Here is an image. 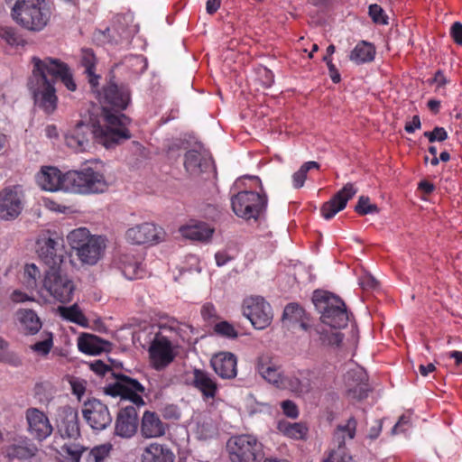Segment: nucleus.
<instances>
[{
	"instance_id": "nucleus-59",
	"label": "nucleus",
	"mask_w": 462,
	"mask_h": 462,
	"mask_svg": "<svg viewBox=\"0 0 462 462\" xmlns=\"http://www.w3.org/2000/svg\"><path fill=\"white\" fill-rule=\"evenodd\" d=\"M10 300L14 303H23L26 301H33L34 299L21 290H14L10 294Z\"/></svg>"
},
{
	"instance_id": "nucleus-55",
	"label": "nucleus",
	"mask_w": 462,
	"mask_h": 462,
	"mask_svg": "<svg viewBox=\"0 0 462 462\" xmlns=\"http://www.w3.org/2000/svg\"><path fill=\"white\" fill-rule=\"evenodd\" d=\"M410 426H411L410 416L403 414L399 418L398 421L395 423V425L392 429V433L399 434V433L405 432L409 430Z\"/></svg>"
},
{
	"instance_id": "nucleus-1",
	"label": "nucleus",
	"mask_w": 462,
	"mask_h": 462,
	"mask_svg": "<svg viewBox=\"0 0 462 462\" xmlns=\"http://www.w3.org/2000/svg\"><path fill=\"white\" fill-rule=\"evenodd\" d=\"M131 119L125 115H106V124L79 121L65 136L67 145L77 152H86L94 143L109 149L131 138L128 125Z\"/></svg>"
},
{
	"instance_id": "nucleus-48",
	"label": "nucleus",
	"mask_w": 462,
	"mask_h": 462,
	"mask_svg": "<svg viewBox=\"0 0 462 462\" xmlns=\"http://www.w3.org/2000/svg\"><path fill=\"white\" fill-rule=\"evenodd\" d=\"M113 447L110 443H105L93 448L89 452L90 462H105L110 456Z\"/></svg>"
},
{
	"instance_id": "nucleus-37",
	"label": "nucleus",
	"mask_w": 462,
	"mask_h": 462,
	"mask_svg": "<svg viewBox=\"0 0 462 462\" xmlns=\"http://www.w3.org/2000/svg\"><path fill=\"white\" fill-rule=\"evenodd\" d=\"M58 312L65 320L75 323L83 328H87L88 326V319L77 303L69 307L60 306L58 307Z\"/></svg>"
},
{
	"instance_id": "nucleus-51",
	"label": "nucleus",
	"mask_w": 462,
	"mask_h": 462,
	"mask_svg": "<svg viewBox=\"0 0 462 462\" xmlns=\"http://www.w3.org/2000/svg\"><path fill=\"white\" fill-rule=\"evenodd\" d=\"M200 314L202 319L208 323H214L219 319L217 309L211 302H206L202 305Z\"/></svg>"
},
{
	"instance_id": "nucleus-47",
	"label": "nucleus",
	"mask_w": 462,
	"mask_h": 462,
	"mask_svg": "<svg viewBox=\"0 0 462 462\" xmlns=\"http://www.w3.org/2000/svg\"><path fill=\"white\" fill-rule=\"evenodd\" d=\"M201 155L196 150H189L185 153L184 166L188 172L197 173L201 167Z\"/></svg>"
},
{
	"instance_id": "nucleus-6",
	"label": "nucleus",
	"mask_w": 462,
	"mask_h": 462,
	"mask_svg": "<svg viewBox=\"0 0 462 462\" xmlns=\"http://www.w3.org/2000/svg\"><path fill=\"white\" fill-rule=\"evenodd\" d=\"M92 90L97 93V97L102 105V114L105 124L106 115H123L120 112L125 110L131 101L130 89L127 86L123 84L117 85L113 81H109L101 89H98L97 87L92 88Z\"/></svg>"
},
{
	"instance_id": "nucleus-61",
	"label": "nucleus",
	"mask_w": 462,
	"mask_h": 462,
	"mask_svg": "<svg viewBox=\"0 0 462 462\" xmlns=\"http://www.w3.org/2000/svg\"><path fill=\"white\" fill-rule=\"evenodd\" d=\"M421 127V123L419 116H413L412 120L411 122H407L405 124L404 129L407 133L412 134L416 130Z\"/></svg>"
},
{
	"instance_id": "nucleus-35",
	"label": "nucleus",
	"mask_w": 462,
	"mask_h": 462,
	"mask_svg": "<svg viewBox=\"0 0 462 462\" xmlns=\"http://www.w3.org/2000/svg\"><path fill=\"white\" fill-rule=\"evenodd\" d=\"M375 57V47L365 41L359 42L349 54V59L359 65L371 62Z\"/></svg>"
},
{
	"instance_id": "nucleus-4",
	"label": "nucleus",
	"mask_w": 462,
	"mask_h": 462,
	"mask_svg": "<svg viewBox=\"0 0 462 462\" xmlns=\"http://www.w3.org/2000/svg\"><path fill=\"white\" fill-rule=\"evenodd\" d=\"M312 301L320 314L323 324L334 328H342L347 325L348 313L345 302L328 291H315Z\"/></svg>"
},
{
	"instance_id": "nucleus-33",
	"label": "nucleus",
	"mask_w": 462,
	"mask_h": 462,
	"mask_svg": "<svg viewBox=\"0 0 462 462\" xmlns=\"http://www.w3.org/2000/svg\"><path fill=\"white\" fill-rule=\"evenodd\" d=\"M16 316L24 335H36L41 330L42 323L34 310L22 309L16 312Z\"/></svg>"
},
{
	"instance_id": "nucleus-13",
	"label": "nucleus",
	"mask_w": 462,
	"mask_h": 462,
	"mask_svg": "<svg viewBox=\"0 0 462 462\" xmlns=\"http://www.w3.org/2000/svg\"><path fill=\"white\" fill-rule=\"evenodd\" d=\"M24 207V193L22 186L14 185L0 191V218L5 221L17 218Z\"/></svg>"
},
{
	"instance_id": "nucleus-19",
	"label": "nucleus",
	"mask_w": 462,
	"mask_h": 462,
	"mask_svg": "<svg viewBox=\"0 0 462 462\" xmlns=\"http://www.w3.org/2000/svg\"><path fill=\"white\" fill-rule=\"evenodd\" d=\"M4 454L10 461L16 458L20 460L34 459L38 462H44L43 458L46 457L45 452L40 450L34 443L27 439L21 440L17 444L6 446L4 448Z\"/></svg>"
},
{
	"instance_id": "nucleus-63",
	"label": "nucleus",
	"mask_w": 462,
	"mask_h": 462,
	"mask_svg": "<svg viewBox=\"0 0 462 462\" xmlns=\"http://www.w3.org/2000/svg\"><path fill=\"white\" fill-rule=\"evenodd\" d=\"M92 371L99 375H105L109 367L100 360H97L90 365Z\"/></svg>"
},
{
	"instance_id": "nucleus-21",
	"label": "nucleus",
	"mask_w": 462,
	"mask_h": 462,
	"mask_svg": "<svg viewBox=\"0 0 462 462\" xmlns=\"http://www.w3.org/2000/svg\"><path fill=\"white\" fill-rule=\"evenodd\" d=\"M138 429V413L134 406L129 405L120 409L115 423L116 435L130 439Z\"/></svg>"
},
{
	"instance_id": "nucleus-2",
	"label": "nucleus",
	"mask_w": 462,
	"mask_h": 462,
	"mask_svg": "<svg viewBox=\"0 0 462 462\" xmlns=\"http://www.w3.org/2000/svg\"><path fill=\"white\" fill-rule=\"evenodd\" d=\"M32 62L33 69L29 87L32 93L34 104L46 115H51L57 109L58 97L54 81L49 80L47 74L59 79L68 90L75 91L77 85L72 71L67 63L59 59L45 58L41 60L33 57Z\"/></svg>"
},
{
	"instance_id": "nucleus-18",
	"label": "nucleus",
	"mask_w": 462,
	"mask_h": 462,
	"mask_svg": "<svg viewBox=\"0 0 462 462\" xmlns=\"http://www.w3.org/2000/svg\"><path fill=\"white\" fill-rule=\"evenodd\" d=\"M66 172L62 173L57 167L42 166L35 175L37 185L45 191L56 192L63 190L66 192Z\"/></svg>"
},
{
	"instance_id": "nucleus-38",
	"label": "nucleus",
	"mask_w": 462,
	"mask_h": 462,
	"mask_svg": "<svg viewBox=\"0 0 462 462\" xmlns=\"http://www.w3.org/2000/svg\"><path fill=\"white\" fill-rule=\"evenodd\" d=\"M87 448L78 440H69L60 447V454L69 462H80Z\"/></svg>"
},
{
	"instance_id": "nucleus-49",
	"label": "nucleus",
	"mask_w": 462,
	"mask_h": 462,
	"mask_svg": "<svg viewBox=\"0 0 462 462\" xmlns=\"http://www.w3.org/2000/svg\"><path fill=\"white\" fill-rule=\"evenodd\" d=\"M355 211L360 216H365L367 214L378 213L379 208L375 204L370 202L369 197L361 196L355 207Z\"/></svg>"
},
{
	"instance_id": "nucleus-3",
	"label": "nucleus",
	"mask_w": 462,
	"mask_h": 462,
	"mask_svg": "<svg viewBox=\"0 0 462 462\" xmlns=\"http://www.w3.org/2000/svg\"><path fill=\"white\" fill-rule=\"evenodd\" d=\"M51 9L45 0H15L12 9L14 19L25 29L42 31L51 18Z\"/></svg>"
},
{
	"instance_id": "nucleus-10",
	"label": "nucleus",
	"mask_w": 462,
	"mask_h": 462,
	"mask_svg": "<svg viewBox=\"0 0 462 462\" xmlns=\"http://www.w3.org/2000/svg\"><path fill=\"white\" fill-rule=\"evenodd\" d=\"M116 383L105 387L106 394L112 397L119 396L121 402L129 401L136 409L145 404L142 396L145 388L141 383L124 374H116Z\"/></svg>"
},
{
	"instance_id": "nucleus-46",
	"label": "nucleus",
	"mask_w": 462,
	"mask_h": 462,
	"mask_svg": "<svg viewBox=\"0 0 462 462\" xmlns=\"http://www.w3.org/2000/svg\"><path fill=\"white\" fill-rule=\"evenodd\" d=\"M0 38L4 40L10 46H20L24 45L25 41L18 33V32L13 27H1L0 28Z\"/></svg>"
},
{
	"instance_id": "nucleus-28",
	"label": "nucleus",
	"mask_w": 462,
	"mask_h": 462,
	"mask_svg": "<svg viewBox=\"0 0 462 462\" xmlns=\"http://www.w3.org/2000/svg\"><path fill=\"white\" fill-rule=\"evenodd\" d=\"M175 455L165 444L151 443L141 455V462H174Z\"/></svg>"
},
{
	"instance_id": "nucleus-40",
	"label": "nucleus",
	"mask_w": 462,
	"mask_h": 462,
	"mask_svg": "<svg viewBox=\"0 0 462 462\" xmlns=\"http://www.w3.org/2000/svg\"><path fill=\"white\" fill-rule=\"evenodd\" d=\"M278 429L285 436L295 439H304L308 432V428L300 422L280 421Z\"/></svg>"
},
{
	"instance_id": "nucleus-23",
	"label": "nucleus",
	"mask_w": 462,
	"mask_h": 462,
	"mask_svg": "<svg viewBox=\"0 0 462 462\" xmlns=\"http://www.w3.org/2000/svg\"><path fill=\"white\" fill-rule=\"evenodd\" d=\"M368 377L366 373L360 368L348 371L345 376L346 396L349 399L360 401L367 397Z\"/></svg>"
},
{
	"instance_id": "nucleus-20",
	"label": "nucleus",
	"mask_w": 462,
	"mask_h": 462,
	"mask_svg": "<svg viewBox=\"0 0 462 462\" xmlns=\"http://www.w3.org/2000/svg\"><path fill=\"white\" fill-rule=\"evenodd\" d=\"M356 191L352 183H346L328 201L321 206V216L327 220L333 218L336 214L346 207L347 201L356 195Z\"/></svg>"
},
{
	"instance_id": "nucleus-60",
	"label": "nucleus",
	"mask_w": 462,
	"mask_h": 462,
	"mask_svg": "<svg viewBox=\"0 0 462 462\" xmlns=\"http://www.w3.org/2000/svg\"><path fill=\"white\" fill-rule=\"evenodd\" d=\"M450 36L452 37L455 43L462 46V23L456 22L450 28Z\"/></svg>"
},
{
	"instance_id": "nucleus-32",
	"label": "nucleus",
	"mask_w": 462,
	"mask_h": 462,
	"mask_svg": "<svg viewBox=\"0 0 462 462\" xmlns=\"http://www.w3.org/2000/svg\"><path fill=\"white\" fill-rule=\"evenodd\" d=\"M257 371L267 382L280 386L283 383L281 366L267 356H261L257 363Z\"/></svg>"
},
{
	"instance_id": "nucleus-64",
	"label": "nucleus",
	"mask_w": 462,
	"mask_h": 462,
	"mask_svg": "<svg viewBox=\"0 0 462 462\" xmlns=\"http://www.w3.org/2000/svg\"><path fill=\"white\" fill-rule=\"evenodd\" d=\"M198 430L202 439H208L214 434V429L211 424H199Z\"/></svg>"
},
{
	"instance_id": "nucleus-14",
	"label": "nucleus",
	"mask_w": 462,
	"mask_h": 462,
	"mask_svg": "<svg viewBox=\"0 0 462 462\" xmlns=\"http://www.w3.org/2000/svg\"><path fill=\"white\" fill-rule=\"evenodd\" d=\"M82 415L87 424L94 430H103L112 422V416L107 406L97 399L84 402Z\"/></svg>"
},
{
	"instance_id": "nucleus-54",
	"label": "nucleus",
	"mask_w": 462,
	"mask_h": 462,
	"mask_svg": "<svg viewBox=\"0 0 462 462\" xmlns=\"http://www.w3.org/2000/svg\"><path fill=\"white\" fill-rule=\"evenodd\" d=\"M283 383L282 385L288 386L293 392H303L310 386L309 383H304L300 378L293 377H282Z\"/></svg>"
},
{
	"instance_id": "nucleus-27",
	"label": "nucleus",
	"mask_w": 462,
	"mask_h": 462,
	"mask_svg": "<svg viewBox=\"0 0 462 462\" xmlns=\"http://www.w3.org/2000/svg\"><path fill=\"white\" fill-rule=\"evenodd\" d=\"M140 432L145 439L159 438L165 434L166 424L155 411H146L142 417Z\"/></svg>"
},
{
	"instance_id": "nucleus-39",
	"label": "nucleus",
	"mask_w": 462,
	"mask_h": 462,
	"mask_svg": "<svg viewBox=\"0 0 462 462\" xmlns=\"http://www.w3.org/2000/svg\"><path fill=\"white\" fill-rule=\"evenodd\" d=\"M304 315L305 311L299 304L290 303L283 310L282 319L291 323H299L303 330H308L309 325L303 321Z\"/></svg>"
},
{
	"instance_id": "nucleus-12",
	"label": "nucleus",
	"mask_w": 462,
	"mask_h": 462,
	"mask_svg": "<svg viewBox=\"0 0 462 462\" xmlns=\"http://www.w3.org/2000/svg\"><path fill=\"white\" fill-rule=\"evenodd\" d=\"M243 315L248 319L255 329H264L272 323L273 313L271 305L261 296L244 300Z\"/></svg>"
},
{
	"instance_id": "nucleus-62",
	"label": "nucleus",
	"mask_w": 462,
	"mask_h": 462,
	"mask_svg": "<svg viewBox=\"0 0 462 462\" xmlns=\"http://www.w3.org/2000/svg\"><path fill=\"white\" fill-rule=\"evenodd\" d=\"M8 347V343L2 337H0V361L10 363L13 358V355L5 353V351Z\"/></svg>"
},
{
	"instance_id": "nucleus-11",
	"label": "nucleus",
	"mask_w": 462,
	"mask_h": 462,
	"mask_svg": "<svg viewBox=\"0 0 462 462\" xmlns=\"http://www.w3.org/2000/svg\"><path fill=\"white\" fill-rule=\"evenodd\" d=\"M226 448L232 462H256L262 457V445L249 434L230 438Z\"/></svg>"
},
{
	"instance_id": "nucleus-9",
	"label": "nucleus",
	"mask_w": 462,
	"mask_h": 462,
	"mask_svg": "<svg viewBox=\"0 0 462 462\" xmlns=\"http://www.w3.org/2000/svg\"><path fill=\"white\" fill-rule=\"evenodd\" d=\"M36 252L49 268L58 267L64 258V240L56 232L44 231L37 238Z\"/></svg>"
},
{
	"instance_id": "nucleus-8",
	"label": "nucleus",
	"mask_w": 462,
	"mask_h": 462,
	"mask_svg": "<svg viewBox=\"0 0 462 462\" xmlns=\"http://www.w3.org/2000/svg\"><path fill=\"white\" fill-rule=\"evenodd\" d=\"M231 206L237 217L256 220L266 208L267 198L265 194L244 190L231 198Z\"/></svg>"
},
{
	"instance_id": "nucleus-24",
	"label": "nucleus",
	"mask_w": 462,
	"mask_h": 462,
	"mask_svg": "<svg viewBox=\"0 0 462 462\" xmlns=\"http://www.w3.org/2000/svg\"><path fill=\"white\" fill-rule=\"evenodd\" d=\"M149 353L153 367L156 370L166 367L175 357L171 343L166 337L155 339L150 346Z\"/></svg>"
},
{
	"instance_id": "nucleus-45",
	"label": "nucleus",
	"mask_w": 462,
	"mask_h": 462,
	"mask_svg": "<svg viewBox=\"0 0 462 462\" xmlns=\"http://www.w3.org/2000/svg\"><path fill=\"white\" fill-rule=\"evenodd\" d=\"M311 169H319V164L317 162L310 161L303 163L300 168L292 175V185L295 189L301 188L307 179V173Z\"/></svg>"
},
{
	"instance_id": "nucleus-30",
	"label": "nucleus",
	"mask_w": 462,
	"mask_h": 462,
	"mask_svg": "<svg viewBox=\"0 0 462 462\" xmlns=\"http://www.w3.org/2000/svg\"><path fill=\"white\" fill-rule=\"evenodd\" d=\"M180 233L185 238L204 242L212 237L214 228L205 222L194 221L180 226Z\"/></svg>"
},
{
	"instance_id": "nucleus-7",
	"label": "nucleus",
	"mask_w": 462,
	"mask_h": 462,
	"mask_svg": "<svg viewBox=\"0 0 462 462\" xmlns=\"http://www.w3.org/2000/svg\"><path fill=\"white\" fill-rule=\"evenodd\" d=\"M44 289L51 297L61 303L72 300L75 284L60 266L49 268L42 281Z\"/></svg>"
},
{
	"instance_id": "nucleus-56",
	"label": "nucleus",
	"mask_w": 462,
	"mask_h": 462,
	"mask_svg": "<svg viewBox=\"0 0 462 462\" xmlns=\"http://www.w3.org/2000/svg\"><path fill=\"white\" fill-rule=\"evenodd\" d=\"M428 82L430 85H435L437 91H440V89L443 88L449 82V80L447 79L444 72L439 69L434 74V77L429 79Z\"/></svg>"
},
{
	"instance_id": "nucleus-43",
	"label": "nucleus",
	"mask_w": 462,
	"mask_h": 462,
	"mask_svg": "<svg viewBox=\"0 0 462 462\" xmlns=\"http://www.w3.org/2000/svg\"><path fill=\"white\" fill-rule=\"evenodd\" d=\"M41 272L34 263H28L24 266L23 274V283L28 290H37L39 287V279Z\"/></svg>"
},
{
	"instance_id": "nucleus-5",
	"label": "nucleus",
	"mask_w": 462,
	"mask_h": 462,
	"mask_svg": "<svg viewBox=\"0 0 462 462\" xmlns=\"http://www.w3.org/2000/svg\"><path fill=\"white\" fill-rule=\"evenodd\" d=\"M66 192L80 195L103 193L108 189V183L100 171L91 167L80 171L66 172Z\"/></svg>"
},
{
	"instance_id": "nucleus-34",
	"label": "nucleus",
	"mask_w": 462,
	"mask_h": 462,
	"mask_svg": "<svg viewBox=\"0 0 462 462\" xmlns=\"http://www.w3.org/2000/svg\"><path fill=\"white\" fill-rule=\"evenodd\" d=\"M80 65L84 68V73L87 75L91 88H97L100 76L96 73L97 58L91 49H82Z\"/></svg>"
},
{
	"instance_id": "nucleus-36",
	"label": "nucleus",
	"mask_w": 462,
	"mask_h": 462,
	"mask_svg": "<svg viewBox=\"0 0 462 462\" xmlns=\"http://www.w3.org/2000/svg\"><path fill=\"white\" fill-rule=\"evenodd\" d=\"M357 422L354 417H350L345 424H339L336 428L333 440L338 449H342L346 439H353L356 436Z\"/></svg>"
},
{
	"instance_id": "nucleus-26",
	"label": "nucleus",
	"mask_w": 462,
	"mask_h": 462,
	"mask_svg": "<svg viewBox=\"0 0 462 462\" xmlns=\"http://www.w3.org/2000/svg\"><path fill=\"white\" fill-rule=\"evenodd\" d=\"M106 247L105 239L100 236H92L77 253L79 259L89 265L96 264L101 258Z\"/></svg>"
},
{
	"instance_id": "nucleus-22",
	"label": "nucleus",
	"mask_w": 462,
	"mask_h": 462,
	"mask_svg": "<svg viewBox=\"0 0 462 462\" xmlns=\"http://www.w3.org/2000/svg\"><path fill=\"white\" fill-rule=\"evenodd\" d=\"M191 386L196 389L204 401H214L219 392L216 378L208 371L195 368L192 372Z\"/></svg>"
},
{
	"instance_id": "nucleus-16",
	"label": "nucleus",
	"mask_w": 462,
	"mask_h": 462,
	"mask_svg": "<svg viewBox=\"0 0 462 462\" xmlns=\"http://www.w3.org/2000/svg\"><path fill=\"white\" fill-rule=\"evenodd\" d=\"M28 432L32 439L43 441L52 433L53 428L46 414L37 408H29L25 412Z\"/></svg>"
},
{
	"instance_id": "nucleus-41",
	"label": "nucleus",
	"mask_w": 462,
	"mask_h": 462,
	"mask_svg": "<svg viewBox=\"0 0 462 462\" xmlns=\"http://www.w3.org/2000/svg\"><path fill=\"white\" fill-rule=\"evenodd\" d=\"M92 236L88 228L79 227L69 232L67 236V240L71 248L79 253Z\"/></svg>"
},
{
	"instance_id": "nucleus-53",
	"label": "nucleus",
	"mask_w": 462,
	"mask_h": 462,
	"mask_svg": "<svg viewBox=\"0 0 462 462\" xmlns=\"http://www.w3.org/2000/svg\"><path fill=\"white\" fill-rule=\"evenodd\" d=\"M369 15L375 23L387 24L388 23L383 9L376 4L370 5Z\"/></svg>"
},
{
	"instance_id": "nucleus-58",
	"label": "nucleus",
	"mask_w": 462,
	"mask_h": 462,
	"mask_svg": "<svg viewBox=\"0 0 462 462\" xmlns=\"http://www.w3.org/2000/svg\"><path fill=\"white\" fill-rule=\"evenodd\" d=\"M324 462H356L353 457L344 452L342 449L333 451L329 457Z\"/></svg>"
},
{
	"instance_id": "nucleus-42",
	"label": "nucleus",
	"mask_w": 462,
	"mask_h": 462,
	"mask_svg": "<svg viewBox=\"0 0 462 462\" xmlns=\"http://www.w3.org/2000/svg\"><path fill=\"white\" fill-rule=\"evenodd\" d=\"M41 339L30 346L32 352L39 356H47L53 347V334L50 331H42L40 335Z\"/></svg>"
},
{
	"instance_id": "nucleus-17",
	"label": "nucleus",
	"mask_w": 462,
	"mask_h": 462,
	"mask_svg": "<svg viewBox=\"0 0 462 462\" xmlns=\"http://www.w3.org/2000/svg\"><path fill=\"white\" fill-rule=\"evenodd\" d=\"M163 232L152 223L144 222L135 225L125 232L126 240L133 245H144L159 243Z\"/></svg>"
},
{
	"instance_id": "nucleus-50",
	"label": "nucleus",
	"mask_w": 462,
	"mask_h": 462,
	"mask_svg": "<svg viewBox=\"0 0 462 462\" xmlns=\"http://www.w3.org/2000/svg\"><path fill=\"white\" fill-rule=\"evenodd\" d=\"M214 331L217 335L234 339L238 337V332L228 321H220L215 324Z\"/></svg>"
},
{
	"instance_id": "nucleus-52",
	"label": "nucleus",
	"mask_w": 462,
	"mask_h": 462,
	"mask_svg": "<svg viewBox=\"0 0 462 462\" xmlns=\"http://www.w3.org/2000/svg\"><path fill=\"white\" fill-rule=\"evenodd\" d=\"M423 135L430 143L444 142L448 139V134L444 127L436 126L432 131L424 132Z\"/></svg>"
},
{
	"instance_id": "nucleus-29",
	"label": "nucleus",
	"mask_w": 462,
	"mask_h": 462,
	"mask_svg": "<svg viewBox=\"0 0 462 462\" xmlns=\"http://www.w3.org/2000/svg\"><path fill=\"white\" fill-rule=\"evenodd\" d=\"M78 347L84 354L97 356L107 351L110 343L96 335L83 333L78 338Z\"/></svg>"
},
{
	"instance_id": "nucleus-31",
	"label": "nucleus",
	"mask_w": 462,
	"mask_h": 462,
	"mask_svg": "<svg viewBox=\"0 0 462 462\" xmlns=\"http://www.w3.org/2000/svg\"><path fill=\"white\" fill-rule=\"evenodd\" d=\"M121 269L125 277L128 280L142 279L146 272L143 267L142 258L134 254H124L121 256Z\"/></svg>"
},
{
	"instance_id": "nucleus-44",
	"label": "nucleus",
	"mask_w": 462,
	"mask_h": 462,
	"mask_svg": "<svg viewBox=\"0 0 462 462\" xmlns=\"http://www.w3.org/2000/svg\"><path fill=\"white\" fill-rule=\"evenodd\" d=\"M333 328H330L329 329H317V332L323 345L338 347L344 339V334Z\"/></svg>"
},
{
	"instance_id": "nucleus-25",
	"label": "nucleus",
	"mask_w": 462,
	"mask_h": 462,
	"mask_svg": "<svg viewBox=\"0 0 462 462\" xmlns=\"http://www.w3.org/2000/svg\"><path fill=\"white\" fill-rule=\"evenodd\" d=\"M215 373L222 379H234L237 375V357L231 352H219L210 360Z\"/></svg>"
},
{
	"instance_id": "nucleus-57",
	"label": "nucleus",
	"mask_w": 462,
	"mask_h": 462,
	"mask_svg": "<svg viewBox=\"0 0 462 462\" xmlns=\"http://www.w3.org/2000/svg\"><path fill=\"white\" fill-rule=\"evenodd\" d=\"M281 407L282 412L289 418L296 419L299 415V410L297 405L291 400L282 402Z\"/></svg>"
},
{
	"instance_id": "nucleus-15",
	"label": "nucleus",
	"mask_w": 462,
	"mask_h": 462,
	"mask_svg": "<svg viewBox=\"0 0 462 462\" xmlns=\"http://www.w3.org/2000/svg\"><path fill=\"white\" fill-rule=\"evenodd\" d=\"M57 429L60 437L68 440L81 439L78 411L69 405L60 407L57 413Z\"/></svg>"
}]
</instances>
